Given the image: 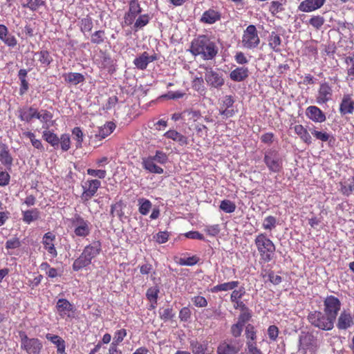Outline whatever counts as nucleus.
<instances>
[{
    "mask_svg": "<svg viewBox=\"0 0 354 354\" xmlns=\"http://www.w3.org/2000/svg\"><path fill=\"white\" fill-rule=\"evenodd\" d=\"M204 231L206 234L211 236H216L220 233L221 227L220 225H209L205 227Z\"/></svg>",
    "mask_w": 354,
    "mask_h": 354,
    "instance_id": "59",
    "label": "nucleus"
},
{
    "mask_svg": "<svg viewBox=\"0 0 354 354\" xmlns=\"http://www.w3.org/2000/svg\"><path fill=\"white\" fill-rule=\"evenodd\" d=\"M53 118V114L48 110H37L36 119L39 120L43 124V127L46 129L49 128L48 122L52 120Z\"/></svg>",
    "mask_w": 354,
    "mask_h": 354,
    "instance_id": "35",
    "label": "nucleus"
},
{
    "mask_svg": "<svg viewBox=\"0 0 354 354\" xmlns=\"http://www.w3.org/2000/svg\"><path fill=\"white\" fill-rule=\"evenodd\" d=\"M34 56L37 58L41 67H48L53 61L50 52L45 49L34 53Z\"/></svg>",
    "mask_w": 354,
    "mask_h": 354,
    "instance_id": "24",
    "label": "nucleus"
},
{
    "mask_svg": "<svg viewBox=\"0 0 354 354\" xmlns=\"http://www.w3.org/2000/svg\"><path fill=\"white\" fill-rule=\"evenodd\" d=\"M56 308L59 315L62 317H70V312L73 310V306L66 299H59Z\"/></svg>",
    "mask_w": 354,
    "mask_h": 354,
    "instance_id": "25",
    "label": "nucleus"
},
{
    "mask_svg": "<svg viewBox=\"0 0 354 354\" xmlns=\"http://www.w3.org/2000/svg\"><path fill=\"white\" fill-rule=\"evenodd\" d=\"M21 349L26 354H41L43 350L42 342L37 337H29L25 331L19 332Z\"/></svg>",
    "mask_w": 354,
    "mask_h": 354,
    "instance_id": "4",
    "label": "nucleus"
},
{
    "mask_svg": "<svg viewBox=\"0 0 354 354\" xmlns=\"http://www.w3.org/2000/svg\"><path fill=\"white\" fill-rule=\"evenodd\" d=\"M241 42L242 47L248 50H253L259 46L261 39L254 25H249L243 30Z\"/></svg>",
    "mask_w": 354,
    "mask_h": 354,
    "instance_id": "6",
    "label": "nucleus"
},
{
    "mask_svg": "<svg viewBox=\"0 0 354 354\" xmlns=\"http://www.w3.org/2000/svg\"><path fill=\"white\" fill-rule=\"evenodd\" d=\"M340 191L343 195L348 196L354 192V178H353V182L349 185H343L341 184Z\"/></svg>",
    "mask_w": 354,
    "mask_h": 354,
    "instance_id": "64",
    "label": "nucleus"
},
{
    "mask_svg": "<svg viewBox=\"0 0 354 354\" xmlns=\"http://www.w3.org/2000/svg\"><path fill=\"white\" fill-rule=\"evenodd\" d=\"M189 51L193 55L201 56L204 60H211L216 56L218 48L207 35H201L192 40Z\"/></svg>",
    "mask_w": 354,
    "mask_h": 354,
    "instance_id": "1",
    "label": "nucleus"
},
{
    "mask_svg": "<svg viewBox=\"0 0 354 354\" xmlns=\"http://www.w3.org/2000/svg\"><path fill=\"white\" fill-rule=\"evenodd\" d=\"M37 108L32 106H24L17 110L18 118L21 121L26 123H30L33 119H36Z\"/></svg>",
    "mask_w": 354,
    "mask_h": 354,
    "instance_id": "18",
    "label": "nucleus"
},
{
    "mask_svg": "<svg viewBox=\"0 0 354 354\" xmlns=\"http://www.w3.org/2000/svg\"><path fill=\"white\" fill-rule=\"evenodd\" d=\"M138 211L142 215H147L152 207L151 202L145 198H140L138 200Z\"/></svg>",
    "mask_w": 354,
    "mask_h": 354,
    "instance_id": "42",
    "label": "nucleus"
},
{
    "mask_svg": "<svg viewBox=\"0 0 354 354\" xmlns=\"http://www.w3.org/2000/svg\"><path fill=\"white\" fill-rule=\"evenodd\" d=\"M234 103V100L232 95H225L220 104L219 113L225 118H231L234 115L235 111L230 109L232 107Z\"/></svg>",
    "mask_w": 354,
    "mask_h": 354,
    "instance_id": "20",
    "label": "nucleus"
},
{
    "mask_svg": "<svg viewBox=\"0 0 354 354\" xmlns=\"http://www.w3.org/2000/svg\"><path fill=\"white\" fill-rule=\"evenodd\" d=\"M347 65V75L351 80H354V52L346 57L344 60Z\"/></svg>",
    "mask_w": 354,
    "mask_h": 354,
    "instance_id": "46",
    "label": "nucleus"
},
{
    "mask_svg": "<svg viewBox=\"0 0 354 354\" xmlns=\"http://www.w3.org/2000/svg\"><path fill=\"white\" fill-rule=\"evenodd\" d=\"M284 8L283 6V4L279 1H272L271 2L269 10L272 15H277L282 12Z\"/></svg>",
    "mask_w": 354,
    "mask_h": 354,
    "instance_id": "63",
    "label": "nucleus"
},
{
    "mask_svg": "<svg viewBox=\"0 0 354 354\" xmlns=\"http://www.w3.org/2000/svg\"><path fill=\"white\" fill-rule=\"evenodd\" d=\"M308 322L315 328L322 330H330L334 327L333 320L324 312L314 310L309 313L308 315Z\"/></svg>",
    "mask_w": 354,
    "mask_h": 354,
    "instance_id": "3",
    "label": "nucleus"
},
{
    "mask_svg": "<svg viewBox=\"0 0 354 354\" xmlns=\"http://www.w3.org/2000/svg\"><path fill=\"white\" fill-rule=\"evenodd\" d=\"M323 303L324 312L335 321L342 307L339 299L334 295H328Z\"/></svg>",
    "mask_w": 354,
    "mask_h": 354,
    "instance_id": "9",
    "label": "nucleus"
},
{
    "mask_svg": "<svg viewBox=\"0 0 354 354\" xmlns=\"http://www.w3.org/2000/svg\"><path fill=\"white\" fill-rule=\"evenodd\" d=\"M268 46L275 53L281 52L282 39L277 32L272 31L268 38Z\"/></svg>",
    "mask_w": 354,
    "mask_h": 354,
    "instance_id": "28",
    "label": "nucleus"
},
{
    "mask_svg": "<svg viewBox=\"0 0 354 354\" xmlns=\"http://www.w3.org/2000/svg\"><path fill=\"white\" fill-rule=\"evenodd\" d=\"M319 348V340L313 334L306 333L299 336V351L302 354H317Z\"/></svg>",
    "mask_w": 354,
    "mask_h": 354,
    "instance_id": "5",
    "label": "nucleus"
},
{
    "mask_svg": "<svg viewBox=\"0 0 354 354\" xmlns=\"http://www.w3.org/2000/svg\"><path fill=\"white\" fill-rule=\"evenodd\" d=\"M104 30H96L91 35V41L93 44L99 45L104 42L106 39Z\"/></svg>",
    "mask_w": 354,
    "mask_h": 354,
    "instance_id": "49",
    "label": "nucleus"
},
{
    "mask_svg": "<svg viewBox=\"0 0 354 354\" xmlns=\"http://www.w3.org/2000/svg\"><path fill=\"white\" fill-rule=\"evenodd\" d=\"M221 13L213 9H209L205 11L201 17V21L207 24H213L220 20Z\"/></svg>",
    "mask_w": 354,
    "mask_h": 354,
    "instance_id": "29",
    "label": "nucleus"
},
{
    "mask_svg": "<svg viewBox=\"0 0 354 354\" xmlns=\"http://www.w3.org/2000/svg\"><path fill=\"white\" fill-rule=\"evenodd\" d=\"M0 40L10 48H14L17 44L16 37L9 32L8 28L3 24H0Z\"/></svg>",
    "mask_w": 354,
    "mask_h": 354,
    "instance_id": "23",
    "label": "nucleus"
},
{
    "mask_svg": "<svg viewBox=\"0 0 354 354\" xmlns=\"http://www.w3.org/2000/svg\"><path fill=\"white\" fill-rule=\"evenodd\" d=\"M101 186V182L97 179H90L82 185L83 192L80 196L81 200L84 204L91 199L97 193Z\"/></svg>",
    "mask_w": 354,
    "mask_h": 354,
    "instance_id": "10",
    "label": "nucleus"
},
{
    "mask_svg": "<svg viewBox=\"0 0 354 354\" xmlns=\"http://www.w3.org/2000/svg\"><path fill=\"white\" fill-rule=\"evenodd\" d=\"M254 243L262 262L268 263L274 259L276 246L266 233L258 234L255 236Z\"/></svg>",
    "mask_w": 354,
    "mask_h": 354,
    "instance_id": "2",
    "label": "nucleus"
},
{
    "mask_svg": "<svg viewBox=\"0 0 354 354\" xmlns=\"http://www.w3.org/2000/svg\"><path fill=\"white\" fill-rule=\"evenodd\" d=\"M326 0H304L298 6V10L303 12H311L320 9Z\"/></svg>",
    "mask_w": 354,
    "mask_h": 354,
    "instance_id": "16",
    "label": "nucleus"
},
{
    "mask_svg": "<svg viewBox=\"0 0 354 354\" xmlns=\"http://www.w3.org/2000/svg\"><path fill=\"white\" fill-rule=\"evenodd\" d=\"M277 218L273 216H268L264 218L263 228L266 230L272 231L276 227Z\"/></svg>",
    "mask_w": 354,
    "mask_h": 354,
    "instance_id": "53",
    "label": "nucleus"
},
{
    "mask_svg": "<svg viewBox=\"0 0 354 354\" xmlns=\"http://www.w3.org/2000/svg\"><path fill=\"white\" fill-rule=\"evenodd\" d=\"M200 261V258L196 255L187 258H179L176 262L180 266H192L197 264Z\"/></svg>",
    "mask_w": 354,
    "mask_h": 354,
    "instance_id": "50",
    "label": "nucleus"
},
{
    "mask_svg": "<svg viewBox=\"0 0 354 354\" xmlns=\"http://www.w3.org/2000/svg\"><path fill=\"white\" fill-rule=\"evenodd\" d=\"M190 349L193 354H213L214 348L207 341L200 342L197 340L190 341Z\"/></svg>",
    "mask_w": 354,
    "mask_h": 354,
    "instance_id": "19",
    "label": "nucleus"
},
{
    "mask_svg": "<svg viewBox=\"0 0 354 354\" xmlns=\"http://www.w3.org/2000/svg\"><path fill=\"white\" fill-rule=\"evenodd\" d=\"M309 131L316 140H320L322 142H327L332 137L326 131H318L317 128L314 125H313V127L309 129Z\"/></svg>",
    "mask_w": 354,
    "mask_h": 354,
    "instance_id": "43",
    "label": "nucleus"
},
{
    "mask_svg": "<svg viewBox=\"0 0 354 354\" xmlns=\"http://www.w3.org/2000/svg\"><path fill=\"white\" fill-rule=\"evenodd\" d=\"M23 136L28 138L32 144V145L37 149L39 150L40 151H44V145L41 142V140L39 139L36 138L35 134L30 131H27L23 132Z\"/></svg>",
    "mask_w": 354,
    "mask_h": 354,
    "instance_id": "40",
    "label": "nucleus"
},
{
    "mask_svg": "<svg viewBox=\"0 0 354 354\" xmlns=\"http://www.w3.org/2000/svg\"><path fill=\"white\" fill-rule=\"evenodd\" d=\"M80 30L84 33L86 32H89L92 30L93 23L92 19L86 16L84 18H82L80 21Z\"/></svg>",
    "mask_w": 354,
    "mask_h": 354,
    "instance_id": "51",
    "label": "nucleus"
},
{
    "mask_svg": "<svg viewBox=\"0 0 354 354\" xmlns=\"http://www.w3.org/2000/svg\"><path fill=\"white\" fill-rule=\"evenodd\" d=\"M245 336L248 339L247 342H255L257 338V333L254 326L248 324L245 327Z\"/></svg>",
    "mask_w": 354,
    "mask_h": 354,
    "instance_id": "58",
    "label": "nucleus"
},
{
    "mask_svg": "<svg viewBox=\"0 0 354 354\" xmlns=\"http://www.w3.org/2000/svg\"><path fill=\"white\" fill-rule=\"evenodd\" d=\"M191 300L193 302L194 305L198 308H204L207 306V301L203 296H194L192 297Z\"/></svg>",
    "mask_w": 354,
    "mask_h": 354,
    "instance_id": "62",
    "label": "nucleus"
},
{
    "mask_svg": "<svg viewBox=\"0 0 354 354\" xmlns=\"http://www.w3.org/2000/svg\"><path fill=\"white\" fill-rule=\"evenodd\" d=\"M339 113L342 115L352 114L354 112L353 94H344L339 104Z\"/></svg>",
    "mask_w": 354,
    "mask_h": 354,
    "instance_id": "21",
    "label": "nucleus"
},
{
    "mask_svg": "<svg viewBox=\"0 0 354 354\" xmlns=\"http://www.w3.org/2000/svg\"><path fill=\"white\" fill-rule=\"evenodd\" d=\"M72 135L73 136V139L75 140V147L77 149H80L82 147V142L84 140V133L82 129L76 127L72 130Z\"/></svg>",
    "mask_w": 354,
    "mask_h": 354,
    "instance_id": "48",
    "label": "nucleus"
},
{
    "mask_svg": "<svg viewBox=\"0 0 354 354\" xmlns=\"http://www.w3.org/2000/svg\"><path fill=\"white\" fill-rule=\"evenodd\" d=\"M245 294V290L244 287H241L238 290L234 289L230 295L231 302L241 300Z\"/></svg>",
    "mask_w": 354,
    "mask_h": 354,
    "instance_id": "56",
    "label": "nucleus"
},
{
    "mask_svg": "<svg viewBox=\"0 0 354 354\" xmlns=\"http://www.w3.org/2000/svg\"><path fill=\"white\" fill-rule=\"evenodd\" d=\"M219 207L224 212L230 214L235 211L236 206L234 202L225 199L221 202Z\"/></svg>",
    "mask_w": 354,
    "mask_h": 354,
    "instance_id": "52",
    "label": "nucleus"
},
{
    "mask_svg": "<svg viewBox=\"0 0 354 354\" xmlns=\"http://www.w3.org/2000/svg\"><path fill=\"white\" fill-rule=\"evenodd\" d=\"M158 293L159 289L157 287L149 288L147 290L146 297L150 301L156 303Z\"/></svg>",
    "mask_w": 354,
    "mask_h": 354,
    "instance_id": "61",
    "label": "nucleus"
},
{
    "mask_svg": "<svg viewBox=\"0 0 354 354\" xmlns=\"http://www.w3.org/2000/svg\"><path fill=\"white\" fill-rule=\"evenodd\" d=\"M164 136L178 143L180 146H185L188 144V138L174 129H169L164 133Z\"/></svg>",
    "mask_w": 354,
    "mask_h": 354,
    "instance_id": "27",
    "label": "nucleus"
},
{
    "mask_svg": "<svg viewBox=\"0 0 354 354\" xmlns=\"http://www.w3.org/2000/svg\"><path fill=\"white\" fill-rule=\"evenodd\" d=\"M12 161L13 159L8 146L3 145L0 149V162L6 167H10Z\"/></svg>",
    "mask_w": 354,
    "mask_h": 354,
    "instance_id": "38",
    "label": "nucleus"
},
{
    "mask_svg": "<svg viewBox=\"0 0 354 354\" xmlns=\"http://www.w3.org/2000/svg\"><path fill=\"white\" fill-rule=\"evenodd\" d=\"M239 348L226 341L221 342L217 347V354H237Z\"/></svg>",
    "mask_w": 354,
    "mask_h": 354,
    "instance_id": "34",
    "label": "nucleus"
},
{
    "mask_svg": "<svg viewBox=\"0 0 354 354\" xmlns=\"http://www.w3.org/2000/svg\"><path fill=\"white\" fill-rule=\"evenodd\" d=\"M42 138L53 147H57L59 143V138L57 135L46 129L42 133Z\"/></svg>",
    "mask_w": 354,
    "mask_h": 354,
    "instance_id": "39",
    "label": "nucleus"
},
{
    "mask_svg": "<svg viewBox=\"0 0 354 354\" xmlns=\"http://www.w3.org/2000/svg\"><path fill=\"white\" fill-rule=\"evenodd\" d=\"M116 126L113 122H108L104 126L99 128L95 138L102 140L109 136L115 129Z\"/></svg>",
    "mask_w": 354,
    "mask_h": 354,
    "instance_id": "32",
    "label": "nucleus"
},
{
    "mask_svg": "<svg viewBox=\"0 0 354 354\" xmlns=\"http://www.w3.org/2000/svg\"><path fill=\"white\" fill-rule=\"evenodd\" d=\"M249 75V71L247 67H237L230 73V78L234 82H242L245 80Z\"/></svg>",
    "mask_w": 354,
    "mask_h": 354,
    "instance_id": "30",
    "label": "nucleus"
},
{
    "mask_svg": "<svg viewBox=\"0 0 354 354\" xmlns=\"http://www.w3.org/2000/svg\"><path fill=\"white\" fill-rule=\"evenodd\" d=\"M246 354H263L261 351L257 346L256 342H246Z\"/></svg>",
    "mask_w": 354,
    "mask_h": 354,
    "instance_id": "60",
    "label": "nucleus"
},
{
    "mask_svg": "<svg viewBox=\"0 0 354 354\" xmlns=\"http://www.w3.org/2000/svg\"><path fill=\"white\" fill-rule=\"evenodd\" d=\"M332 86L327 82H322L319 84L316 95V102L318 104H326L333 97Z\"/></svg>",
    "mask_w": 354,
    "mask_h": 354,
    "instance_id": "12",
    "label": "nucleus"
},
{
    "mask_svg": "<svg viewBox=\"0 0 354 354\" xmlns=\"http://www.w3.org/2000/svg\"><path fill=\"white\" fill-rule=\"evenodd\" d=\"M152 159L160 164H165L168 160V156L162 151L157 150L154 156H150Z\"/></svg>",
    "mask_w": 354,
    "mask_h": 354,
    "instance_id": "57",
    "label": "nucleus"
},
{
    "mask_svg": "<svg viewBox=\"0 0 354 354\" xmlns=\"http://www.w3.org/2000/svg\"><path fill=\"white\" fill-rule=\"evenodd\" d=\"M295 133L299 137L300 140L305 144L309 145L312 143V138L308 129L302 124H296L293 127Z\"/></svg>",
    "mask_w": 354,
    "mask_h": 354,
    "instance_id": "31",
    "label": "nucleus"
},
{
    "mask_svg": "<svg viewBox=\"0 0 354 354\" xmlns=\"http://www.w3.org/2000/svg\"><path fill=\"white\" fill-rule=\"evenodd\" d=\"M354 326V315L349 310H343L337 321V328L342 330H347Z\"/></svg>",
    "mask_w": 354,
    "mask_h": 354,
    "instance_id": "14",
    "label": "nucleus"
},
{
    "mask_svg": "<svg viewBox=\"0 0 354 354\" xmlns=\"http://www.w3.org/2000/svg\"><path fill=\"white\" fill-rule=\"evenodd\" d=\"M59 142L62 151H67L71 148V138L68 134H62Z\"/></svg>",
    "mask_w": 354,
    "mask_h": 354,
    "instance_id": "55",
    "label": "nucleus"
},
{
    "mask_svg": "<svg viewBox=\"0 0 354 354\" xmlns=\"http://www.w3.org/2000/svg\"><path fill=\"white\" fill-rule=\"evenodd\" d=\"M91 261L86 257L82 253L73 263L72 268L75 272H78L91 264Z\"/></svg>",
    "mask_w": 354,
    "mask_h": 354,
    "instance_id": "37",
    "label": "nucleus"
},
{
    "mask_svg": "<svg viewBox=\"0 0 354 354\" xmlns=\"http://www.w3.org/2000/svg\"><path fill=\"white\" fill-rule=\"evenodd\" d=\"M101 251V242L100 241H93L91 244L84 247L82 253L92 262V260L97 257Z\"/></svg>",
    "mask_w": 354,
    "mask_h": 354,
    "instance_id": "22",
    "label": "nucleus"
},
{
    "mask_svg": "<svg viewBox=\"0 0 354 354\" xmlns=\"http://www.w3.org/2000/svg\"><path fill=\"white\" fill-rule=\"evenodd\" d=\"M325 23V19L319 15H314L310 17L309 20L306 21V24L312 26L314 29L320 30Z\"/></svg>",
    "mask_w": 354,
    "mask_h": 354,
    "instance_id": "41",
    "label": "nucleus"
},
{
    "mask_svg": "<svg viewBox=\"0 0 354 354\" xmlns=\"http://www.w3.org/2000/svg\"><path fill=\"white\" fill-rule=\"evenodd\" d=\"M306 115L315 123H322L326 120V114L318 106L314 105L306 108Z\"/></svg>",
    "mask_w": 354,
    "mask_h": 354,
    "instance_id": "17",
    "label": "nucleus"
},
{
    "mask_svg": "<svg viewBox=\"0 0 354 354\" xmlns=\"http://www.w3.org/2000/svg\"><path fill=\"white\" fill-rule=\"evenodd\" d=\"M55 235L50 232L44 234L42 238V244L44 249L48 252L50 258L54 259L57 256V252L55 247Z\"/></svg>",
    "mask_w": 354,
    "mask_h": 354,
    "instance_id": "15",
    "label": "nucleus"
},
{
    "mask_svg": "<svg viewBox=\"0 0 354 354\" xmlns=\"http://www.w3.org/2000/svg\"><path fill=\"white\" fill-rule=\"evenodd\" d=\"M71 223L74 227V233L77 236L86 237L88 236L91 230V224L88 220H85L80 214H75L71 219Z\"/></svg>",
    "mask_w": 354,
    "mask_h": 354,
    "instance_id": "8",
    "label": "nucleus"
},
{
    "mask_svg": "<svg viewBox=\"0 0 354 354\" xmlns=\"http://www.w3.org/2000/svg\"><path fill=\"white\" fill-rule=\"evenodd\" d=\"M22 216L23 221L26 224H30L32 222L39 219L40 212L37 208H32L22 211Z\"/></svg>",
    "mask_w": 354,
    "mask_h": 354,
    "instance_id": "33",
    "label": "nucleus"
},
{
    "mask_svg": "<svg viewBox=\"0 0 354 354\" xmlns=\"http://www.w3.org/2000/svg\"><path fill=\"white\" fill-rule=\"evenodd\" d=\"M148 53L143 52L140 56L137 57L133 60V64L135 66L140 70H145L147 68L148 62Z\"/></svg>",
    "mask_w": 354,
    "mask_h": 354,
    "instance_id": "44",
    "label": "nucleus"
},
{
    "mask_svg": "<svg viewBox=\"0 0 354 354\" xmlns=\"http://www.w3.org/2000/svg\"><path fill=\"white\" fill-rule=\"evenodd\" d=\"M149 20L150 17L148 14L140 15L138 19L133 22V30L137 31L143 28L149 24Z\"/></svg>",
    "mask_w": 354,
    "mask_h": 354,
    "instance_id": "47",
    "label": "nucleus"
},
{
    "mask_svg": "<svg viewBox=\"0 0 354 354\" xmlns=\"http://www.w3.org/2000/svg\"><path fill=\"white\" fill-rule=\"evenodd\" d=\"M263 162L270 172L279 173L283 168V160L275 149H270L265 152Z\"/></svg>",
    "mask_w": 354,
    "mask_h": 354,
    "instance_id": "7",
    "label": "nucleus"
},
{
    "mask_svg": "<svg viewBox=\"0 0 354 354\" xmlns=\"http://www.w3.org/2000/svg\"><path fill=\"white\" fill-rule=\"evenodd\" d=\"M123 202L120 200L118 202H116L114 204H112L111 205V210H110V214L111 217L118 216L120 218H122L124 216V212L122 210L123 209Z\"/></svg>",
    "mask_w": 354,
    "mask_h": 354,
    "instance_id": "45",
    "label": "nucleus"
},
{
    "mask_svg": "<svg viewBox=\"0 0 354 354\" xmlns=\"http://www.w3.org/2000/svg\"><path fill=\"white\" fill-rule=\"evenodd\" d=\"M142 165L145 170L152 174H162L164 172L163 169L158 166L151 156L143 158Z\"/></svg>",
    "mask_w": 354,
    "mask_h": 354,
    "instance_id": "26",
    "label": "nucleus"
},
{
    "mask_svg": "<svg viewBox=\"0 0 354 354\" xmlns=\"http://www.w3.org/2000/svg\"><path fill=\"white\" fill-rule=\"evenodd\" d=\"M142 12V8L138 0H130L129 10L124 16V24L131 26L133 24L137 16Z\"/></svg>",
    "mask_w": 354,
    "mask_h": 354,
    "instance_id": "13",
    "label": "nucleus"
},
{
    "mask_svg": "<svg viewBox=\"0 0 354 354\" xmlns=\"http://www.w3.org/2000/svg\"><path fill=\"white\" fill-rule=\"evenodd\" d=\"M62 77L64 81L68 84L77 85L85 81L84 76L80 73H64Z\"/></svg>",
    "mask_w": 354,
    "mask_h": 354,
    "instance_id": "36",
    "label": "nucleus"
},
{
    "mask_svg": "<svg viewBox=\"0 0 354 354\" xmlns=\"http://www.w3.org/2000/svg\"><path fill=\"white\" fill-rule=\"evenodd\" d=\"M205 80L210 88L221 89L225 84V80L222 73L214 71L209 68L206 71Z\"/></svg>",
    "mask_w": 354,
    "mask_h": 354,
    "instance_id": "11",
    "label": "nucleus"
},
{
    "mask_svg": "<svg viewBox=\"0 0 354 354\" xmlns=\"http://www.w3.org/2000/svg\"><path fill=\"white\" fill-rule=\"evenodd\" d=\"M192 86L194 90L200 93H204L205 91L204 81L202 77H194L192 81Z\"/></svg>",
    "mask_w": 354,
    "mask_h": 354,
    "instance_id": "54",
    "label": "nucleus"
}]
</instances>
